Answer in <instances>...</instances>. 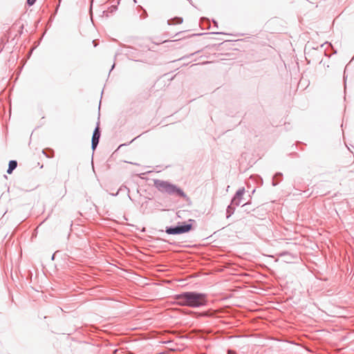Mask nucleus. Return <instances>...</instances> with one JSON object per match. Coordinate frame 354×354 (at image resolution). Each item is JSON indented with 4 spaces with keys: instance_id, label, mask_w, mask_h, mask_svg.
<instances>
[{
    "instance_id": "obj_1",
    "label": "nucleus",
    "mask_w": 354,
    "mask_h": 354,
    "mask_svg": "<svg viewBox=\"0 0 354 354\" xmlns=\"http://www.w3.org/2000/svg\"><path fill=\"white\" fill-rule=\"evenodd\" d=\"M205 298L203 295L187 292L178 295V305L198 306L205 304Z\"/></svg>"
},
{
    "instance_id": "obj_2",
    "label": "nucleus",
    "mask_w": 354,
    "mask_h": 354,
    "mask_svg": "<svg viewBox=\"0 0 354 354\" xmlns=\"http://www.w3.org/2000/svg\"><path fill=\"white\" fill-rule=\"evenodd\" d=\"M100 137V132L99 127H97L93 132L92 137V148L95 149L99 142V139Z\"/></svg>"
},
{
    "instance_id": "obj_3",
    "label": "nucleus",
    "mask_w": 354,
    "mask_h": 354,
    "mask_svg": "<svg viewBox=\"0 0 354 354\" xmlns=\"http://www.w3.org/2000/svg\"><path fill=\"white\" fill-rule=\"evenodd\" d=\"M244 192H245L244 188L241 189L237 191V192L236 193V194L232 200L233 204H235L236 205H239L241 204L242 196H243Z\"/></svg>"
},
{
    "instance_id": "obj_4",
    "label": "nucleus",
    "mask_w": 354,
    "mask_h": 354,
    "mask_svg": "<svg viewBox=\"0 0 354 354\" xmlns=\"http://www.w3.org/2000/svg\"><path fill=\"white\" fill-rule=\"evenodd\" d=\"M192 228L191 223L178 225V234L185 233L190 231Z\"/></svg>"
},
{
    "instance_id": "obj_5",
    "label": "nucleus",
    "mask_w": 354,
    "mask_h": 354,
    "mask_svg": "<svg viewBox=\"0 0 354 354\" xmlns=\"http://www.w3.org/2000/svg\"><path fill=\"white\" fill-rule=\"evenodd\" d=\"M17 161H15V160H10L9 162V166H8V169L7 170V172L8 174H11L12 172V171L17 167Z\"/></svg>"
},
{
    "instance_id": "obj_6",
    "label": "nucleus",
    "mask_w": 354,
    "mask_h": 354,
    "mask_svg": "<svg viewBox=\"0 0 354 354\" xmlns=\"http://www.w3.org/2000/svg\"><path fill=\"white\" fill-rule=\"evenodd\" d=\"M166 232L168 233V234H177V227H173V228H168L167 229Z\"/></svg>"
},
{
    "instance_id": "obj_7",
    "label": "nucleus",
    "mask_w": 354,
    "mask_h": 354,
    "mask_svg": "<svg viewBox=\"0 0 354 354\" xmlns=\"http://www.w3.org/2000/svg\"><path fill=\"white\" fill-rule=\"evenodd\" d=\"M36 0H27V3L29 6H32Z\"/></svg>"
},
{
    "instance_id": "obj_8",
    "label": "nucleus",
    "mask_w": 354,
    "mask_h": 354,
    "mask_svg": "<svg viewBox=\"0 0 354 354\" xmlns=\"http://www.w3.org/2000/svg\"><path fill=\"white\" fill-rule=\"evenodd\" d=\"M92 43H93V46H94V47H95V46L97 45V44L95 42V40H93Z\"/></svg>"
},
{
    "instance_id": "obj_9",
    "label": "nucleus",
    "mask_w": 354,
    "mask_h": 354,
    "mask_svg": "<svg viewBox=\"0 0 354 354\" xmlns=\"http://www.w3.org/2000/svg\"><path fill=\"white\" fill-rule=\"evenodd\" d=\"M169 24H175L174 19H173V21H172V22H169Z\"/></svg>"
},
{
    "instance_id": "obj_10",
    "label": "nucleus",
    "mask_w": 354,
    "mask_h": 354,
    "mask_svg": "<svg viewBox=\"0 0 354 354\" xmlns=\"http://www.w3.org/2000/svg\"><path fill=\"white\" fill-rule=\"evenodd\" d=\"M181 21H182V20L180 18H178V23L180 24V23H181Z\"/></svg>"
}]
</instances>
